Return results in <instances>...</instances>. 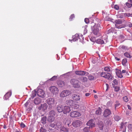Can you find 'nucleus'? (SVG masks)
I'll return each instance as SVG.
<instances>
[{
  "mask_svg": "<svg viewBox=\"0 0 132 132\" xmlns=\"http://www.w3.org/2000/svg\"><path fill=\"white\" fill-rule=\"evenodd\" d=\"M47 117L46 116L43 117L42 118L41 122L43 124H45L46 123Z\"/></svg>",
  "mask_w": 132,
  "mask_h": 132,
  "instance_id": "obj_25",
  "label": "nucleus"
},
{
  "mask_svg": "<svg viewBox=\"0 0 132 132\" xmlns=\"http://www.w3.org/2000/svg\"><path fill=\"white\" fill-rule=\"evenodd\" d=\"M71 92L68 90H65L61 92L60 94V96L61 97H64L70 94Z\"/></svg>",
  "mask_w": 132,
  "mask_h": 132,
  "instance_id": "obj_4",
  "label": "nucleus"
},
{
  "mask_svg": "<svg viewBox=\"0 0 132 132\" xmlns=\"http://www.w3.org/2000/svg\"><path fill=\"white\" fill-rule=\"evenodd\" d=\"M37 94L39 97H44L45 95L44 92L42 89H38L36 91Z\"/></svg>",
  "mask_w": 132,
  "mask_h": 132,
  "instance_id": "obj_5",
  "label": "nucleus"
},
{
  "mask_svg": "<svg viewBox=\"0 0 132 132\" xmlns=\"http://www.w3.org/2000/svg\"><path fill=\"white\" fill-rule=\"evenodd\" d=\"M111 114V112L110 111L109 109H106L104 111L103 115L104 117H106Z\"/></svg>",
  "mask_w": 132,
  "mask_h": 132,
  "instance_id": "obj_12",
  "label": "nucleus"
},
{
  "mask_svg": "<svg viewBox=\"0 0 132 132\" xmlns=\"http://www.w3.org/2000/svg\"><path fill=\"white\" fill-rule=\"evenodd\" d=\"M50 90L51 92L55 94L57 93L58 91L57 88L55 86H52L50 87Z\"/></svg>",
  "mask_w": 132,
  "mask_h": 132,
  "instance_id": "obj_9",
  "label": "nucleus"
},
{
  "mask_svg": "<svg viewBox=\"0 0 132 132\" xmlns=\"http://www.w3.org/2000/svg\"><path fill=\"white\" fill-rule=\"evenodd\" d=\"M125 16L128 17L132 16V14H130V13H126L125 14Z\"/></svg>",
  "mask_w": 132,
  "mask_h": 132,
  "instance_id": "obj_59",
  "label": "nucleus"
},
{
  "mask_svg": "<svg viewBox=\"0 0 132 132\" xmlns=\"http://www.w3.org/2000/svg\"><path fill=\"white\" fill-rule=\"evenodd\" d=\"M71 110L70 107L68 106H64L63 107V112L64 114L68 113Z\"/></svg>",
  "mask_w": 132,
  "mask_h": 132,
  "instance_id": "obj_11",
  "label": "nucleus"
},
{
  "mask_svg": "<svg viewBox=\"0 0 132 132\" xmlns=\"http://www.w3.org/2000/svg\"><path fill=\"white\" fill-rule=\"evenodd\" d=\"M37 94L36 91L35 90L32 92V96L34 97L36 96V94Z\"/></svg>",
  "mask_w": 132,
  "mask_h": 132,
  "instance_id": "obj_53",
  "label": "nucleus"
},
{
  "mask_svg": "<svg viewBox=\"0 0 132 132\" xmlns=\"http://www.w3.org/2000/svg\"><path fill=\"white\" fill-rule=\"evenodd\" d=\"M105 85L106 86V91H107L108 90V89L109 88V85L108 84L105 83Z\"/></svg>",
  "mask_w": 132,
  "mask_h": 132,
  "instance_id": "obj_58",
  "label": "nucleus"
},
{
  "mask_svg": "<svg viewBox=\"0 0 132 132\" xmlns=\"http://www.w3.org/2000/svg\"><path fill=\"white\" fill-rule=\"evenodd\" d=\"M79 37L80 36L78 34H76L74 36H73L72 37V41H73L74 42H75L77 40H78V38H79Z\"/></svg>",
  "mask_w": 132,
  "mask_h": 132,
  "instance_id": "obj_18",
  "label": "nucleus"
},
{
  "mask_svg": "<svg viewBox=\"0 0 132 132\" xmlns=\"http://www.w3.org/2000/svg\"><path fill=\"white\" fill-rule=\"evenodd\" d=\"M104 78L107 79L108 80L112 79V77L111 75L108 72H106V74Z\"/></svg>",
  "mask_w": 132,
  "mask_h": 132,
  "instance_id": "obj_15",
  "label": "nucleus"
},
{
  "mask_svg": "<svg viewBox=\"0 0 132 132\" xmlns=\"http://www.w3.org/2000/svg\"><path fill=\"white\" fill-rule=\"evenodd\" d=\"M91 27L93 33L95 35H97L101 29L100 23H95L94 25L93 26H92Z\"/></svg>",
  "mask_w": 132,
  "mask_h": 132,
  "instance_id": "obj_1",
  "label": "nucleus"
},
{
  "mask_svg": "<svg viewBox=\"0 0 132 132\" xmlns=\"http://www.w3.org/2000/svg\"><path fill=\"white\" fill-rule=\"evenodd\" d=\"M82 124L81 121L79 120H76L73 121L72 124L75 127H77L80 126Z\"/></svg>",
  "mask_w": 132,
  "mask_h": 132,
  "instance_id": "obj_6",
  "label": "nucleus"
},
{
  "mask_svg": "<svg viewBox=\"0 0 132 132\" xmlns=\"http://www.w3.org/2000/svg\"><path fill=\"white\" fill-rule=\"evenodd\" d=\"M55 112L53 110L51 111L49 113V115L50 116H54L55 114Z\"/></svg>",
  "mask_w": 132,
  "mask_h": 132,
  "instance_id": "obj_32",
  "label": "nucleus"
},
{
  "mask_svg": "<svg viewBox=\"0 0 132 132\" xmlns=\"http://www.w3.org/2000/svg\"><path fill=\"white\" fill-rule=\"evenodd\" d=\"M111 102L110 101H109L107 103V104L108 105H109V106H111Z\"/></svg>",
  "mask_w": 132,
  "mask_h": 132,
  "instance_id": "obj_64",
  "label": "nucleus"
},
{
  "mask_svg": "<svg viewBox=\"0 0 132 132\" xmlns=\"http://www.w3.org/2000/svg\"><path fill=\"white\" fill-rule=\"evenodd\" d=\"M106 72H102L100 73V76L101 77H102L104 78L105 76V75L106 74Z\"/></svg>",
  "mask_w": 132,
  "mask_h": 132,
  "instance_id": "obj_47",
  "label": "nucleus"
},
{
  "mask_svg": "<svg viewBox=\"0 0 132 132\" xmlns=\"http://www.w3.org/2000/svg\"><path fill=\"white\" fill-rule=\"evenodd\" d=\"M123 99L125 102H127L128 101V99L127 96H125L123 97Z\"/></svg>",
  "mask_w": 132,
  "mask_h": 132,
  "instance_id": "obj_49",
  "label": "nucleus"
},
{
  "mask_svg": "<svg viewBox=\"0 0 132 132\" xmlns=\"http://www.w3.org/2000/svg\"><path fill=\"white\" fill-rule=\"evenodd\" d=\"M89 80H94L96 79V78L91 75H89L88 76Z\"/></svg>",
  "mask_w": 132,
  "mask_h": 132,
  "instance_id": "obj_28",
  "label": "nucleus"
},
{
  "mask_svg": "<svg viewBox=\"0 0 132 132\" xmlns=\"http://www.w3.org/2000/svg\"><path fill=\"white\" fill-rule=\"evenodd\" d=\"M56 127L58 128V129H59L62 126L61 123L60 121H58L57 122H56Z\"/></svg>",
  "mask_w": 132,
  "mask_h": 132,
  "instance_id": "obj_21",
  "label": "nucleus"
},
{
  "mask_svg": "<svg viewBox=\"0 0 132 132\" xmlns=\"http://www.w3.org/2000/svg\"><path fill=\"white\" fill-rule=\"evenodd\" d=\"M87 126H89V127L92 128L94 127L95 126V124L93 122V120H90L87 123Z\"/></svg>",
  "mask_w": 132,
  "mask_h": 132,
  "instance_id": "obj_10",
  "label": "nucleus"
},
{
  "mask_svg": "<svg viewBox=\"0 0 132 132\" xmlns=\"http://www.w3.org/2000/svg\"><path fill=\"white\" fill-rule=\"evenodd\" d=\"M113 82L115 85H117L118 84V81H117L116 79H115L113 81Z\"/></svg>",
  "mask_w": 132,
  "mask_h": 132,
  "instance_id": "obj_56",
  "label": "nucleus"
},
{
  "mask_svg": "<svg viewBox=\"0 0 132 132\" xmlns=\"http://www.w3.org/2000/svg\"><path fill=\"white\" fill-rule=\"evenodd\" d=\"M114 119L115 120L117 121H118L120 119V118L119 116H115Z\"/></svg>",
  "mask_w": 132,
  "mask_h": 132,
  "instance_id": "obj_46",
  "label": "nucleus"
},
{
  "mask_svg": "<svg viewBox=\"0 0 132 132\" xmlns=\"http://www.w3.org/2000/svg\"><path fill=\"white\" fill-rule=\"evenodd\" d=\"M102 113V111L101 109L99 108L96 111V114L98 115H100Z\"/></svg>",
  "mask_w": 132,
  "mask_h": 132,
  "instance_id": "obj_29",
  "label": "nucleus"
},
{
  "mask_svg": "<svg viewBox=\"0 0 132 132\" xmlns=\"http://www.w3.org/2000/svg\"><path fill=\"white\" fill-rule=\"evenodd\" d=\"M29 103V101H27L25 104H24V106L26 107H27L28 105V104Z\"/></svg>",
  "mask_w": 132,
  "mask_h": 132,
  "instance_id": "obj_60",
  "label": "nucleus"
},
{
  "mask_svg": "<svg viewBox=\"0 0 132 132\" xmlns=\"http://www.w3.org/2000/svg\"><path fill=\"white\" fill-rule=\"evenodd\" d=\"M54 119V116L49 115L48 118L47 120L50 122H51L53 121Z\"/></svg>",
  "mask_w": 132,
  "mask_h": 132,
  "instance_id": "obj_23",
  "label": "nucleus"
},
{
  "mask_svg": "<svg viewBox=\"0 0 132 132\" xmlns=\"http://www.w3.org/2000/svg\"><path fill=\"white\" fill-rule=\"evenodd\" d=\"M40 132H46V130L43 127H41L40 129Z\"/></svg>",
  "mask_w": 132,
  "mask_h": 132,
  "instance_id": "obj_39",
  "label": "nucleus"
},
{
  "mask_svg": "<svg viewBox=\"0 0 132 132\" xmlns=\"http://www.w3.org/2000/svg\"><path fill=\"white\" fill-rule=\"evenodd\" d=\"M114 88V90L115 92H118L120 90V87L117 86H115L113 87Z\"/></svg>",
  "mask_w": 132,
  "mask_h": 132,
  "instance_id": "obj_38",
  "label": "nucleus"
},
{
  "mask_svg": "<svg viewBox=\"0 0 132 132\" xmlns=\"http://www.w3.org/2000/svg\"><path fill=\"white\" fill-rule=\"evenodd\" d=\"M20 126L21 127V128H23L25 127V124L23 122H21L20 123Z\"/></svg>",
  "mask_w": 132,
  "mask_h": 132,
  "instance_id": "obj_52",
  "label": "nucleus"
},
{
  "mask_svg": "<svg viewBox=\"0 0 132 132\" xmlns=\"http://www.w3.org/2000/svg\"><path fill=\"white\" fill-rule=\"evenodd\" d=\"M122 22V20L120 19H119L117 20H116L115 21L116 24H121Z\"/></svg>",
  "mask_w": 132,
  "mask_h": 132,
  "instance_id": "obj_34",
  "label": "nucleus"
},
{
  "mask_svg": "<svg viewBox=\"0 0 132 132\" xmlns=\"http://www.w3.org/2000/svg\"><path fill=\"white\" fill-rule=\"evenodd\" d=\"M11 95V92H8L6 93L4 97V99L5 100L7 99Z\"/></svg>",
  "mask_w": 132,
  "mask_h": 132,
  "instance_id": "obj_20",
  "label": "nucleus"
},
{
  "mask_svg": "<svg viewBox=\"0 0 132 132\" xmlns=\"http://www.w3.org/2000/svg\"><path fill=\"white\" fill-rule=\"evenodd\" d=\"M116 104H115V108L116 109L117 108H118L120 105V104L119 103L118 101H116Z\"/></svg>",
  "mask_w": 132,
  "mask_h": 132,
  "instance_id": "obj_36",
  "label": "nucleus"
},
{
  "mask_svg": "<svg viewBox=\"0 0 132 132\" xmlns=\"http://www.w3.org/2000/svg\"><path fill=\"white\" fill-rule=\"evenodd\" d=\"M75 73L77 75L80 76H84L86 74L87 75L88 74V72L83 71H76Z\"/></svg>",
  "mask_w": 132,
  "mask_h": 132,
  "instance_id": "obj_8",
  "label": "nucleus"
},
{
  "mask_svg": "<svg viewBox=\"0 0 132 132\" xmlns=\"http://www.w3.org/2000/svg\"><path fill=\"white\" fill-rule=\"evenodd\" d=\"M72 98L74 100L76 101H79L80 98L79 95L75 94H73L72 95Z\"/></svg>",
  "mask_w": 132,
  "mask_h": 132,
  "instance_id": "obj_14",
  "label": "nucleus"
},
{
  "mask_svg": "<svg viewBox=\"0 0 132 132\" xmlns=\"http://www.w3.org/2000/svg\"><path fill=\"white\" fill-rule=\"evenodd\" d=\"M128 127L129 130L132 131V124H129L128 125Z\"/></svg>",
  "mask_w": 132,
  "mask_h": 132,
  "instance_id": "obj_50",
  "label": "nucleus"
},
{
  "mask_svg": "<svg viewBox=\"0 0 132 132\" xmlns=\"http://www.w3.org/2000/svg\"><path fill=\"white\" fill-rule=\"evenodd\" d=\"M119 38L120 39H123L125 38L124 36L122 35H121L119 37Z\"/></svg>",
  "mask_w": 132,
  "mask_h": 132,
  "instance_id": "obj_57",
  "label": "nucleus"
},
{
  "mask_svg": "<svg viewBox=\"0 0 132 132\" xmlns=\"http://www.w3.org/2000/svg\"><path fill=\"white\" fill-rule=\"evenodd\" d=\"M124 55L126 57L130 58L131 57V56L130 55V54L126 52L124 54Z\"/></svg>",
  "mask_w": 132,
  "mask_h": 132,
  "instance_id": "obj_35",
  "label": "nucleus"
},
{
  "mask_svg": "<svg viewBox=\"0 0 132 132\" xmlns=\"http://www.w3.org/2000/svg\"><path fill=\"white\" fill-rule=\"evenodd\" d=\"M90 128L89 127H85L84 128L83 131L85 132H88Z\"/></svg>",
  "mask_w": 132,
  "mask_h": 132,
  "instance_id": "obj_37",
  "label": "nucleus"
},
{
  "mask_svg": "<svg viewBox=\"0 0 132 132\" xmlns=\"http://www.w3.org/2000/svg\"><path fill=\"white\" fill-rule=\"evenodd\" d=\"M40 98H35L34 101V103L36 105L40 103Z\"/></svg>",
  "mask_w": 132,
  "mask_h": 132,
  "instance_id": "obj_22",
  "label": "nucleus"
},
{
  "mask_svg": "<svg viewBox=\"0 0 132 132\" xmlns=\"http://www.w3.org/2000/svg\"><path fill=\"white\" fill-rule=\"evenodd\" d=\"M127 62V60L126 59H123L122 62V65H126V63Z\"/></svg>",
  "mask_w": 132,
  "mask_h": 132,
  "instance_id": "obj_41",
  "label": "nucleus"
},
{
  "mask_svg": "<svg viewBox=\"0 0 132 132\" xmlns=\"http://www.w3.org/2000/svg\"><path fill=\"white\" fill-rule=\"evenodd\" d=\"M111 68L110 67H106L104 68V70L106 71H110Z\"/></svg>",
  "mask_w": 132,
  "mask_h": 132,
  "instance_id": "obj_33",
  "label": "nucleus"
},
{
  "mask_svg": "<svg viewBox=\"0 0 132 132\" xmlns=\"http://www.w3.org/2000/svg\"><path fill=\"white\" fill-rule=\"evenodd\" d=\"M85 21L86 23H88L89 22V20L88 19L86 18L85 19Z\"/></svg>",
  "mask_w": 132,
  "mask_h": 132,
  "instance_id": "obj_55",
  "label": "nucleus"
},
{
  "mask_svg": "<svg viewBox=\"0 0 132 132\" xmlns=\"http://www.w3.org/2000/svg\"><path fill=\"white\" fill-rule=\"evenodd\" d=\"M70 114V116L72 117H76L80 116L79 113L75 111L71 112Z\"/></svg>",
  "mask_w": 132,
  "mask_h": 132,
  "instance_id": "obj_7",
  "label": "nucleus"
},
{
  "mask_svg": "<svg viewBox=\"0 0 132 132\" xmlns=\"http://www.w3.org/2000/svg\"><path fill=\"white\" fill-rule=\"evenodd\" d=\"M79 79L82 82H86L87 81V78L85 77L82 76L79 78Z\"/></svg>",
  "mask_w": 132,
  "mask_h": 132,
  "instance_id": "obj_19",
  "label": "nucleus"
},
{
  "mask_svg": "<svg viewBox=\"0 0 132 132\" xmlns=\"http://www.w3.org/2000/svg\"><path fill=\"white\" fill-rule=\"evenodd\" d=\"M56 126V122L54 123H51L50 125V126L52 128H54Z\"/></svg>",
  "mask_w": 132,
  "mask_h": 132,
  "instance_id": "obj_43",
  "label": "nucleus"
},
{
  "mask_svg": "<svg viewBox=\"0 0 132 132\" xmlns=\"http://www.w3.org/2000/svg\"><path fill=\"white\" fill-rule=\"evenodd\" d=\"M57 76H53L52 78L50 79V80L51 81H54L56 79Z\"/></svg>",
  "mask_w": 132,
  "mask_h": 132,
  "instance_id": "obj_48",
  "label": "nucleus"
},
{
  "mask_svg": "<svg viewBox=\"0 0 132 132\" xmlns=\"http://www.w3.org/2000/svg\"><path fill=\"white\" fill-rule=\"evenodd\" d=\"M72 106L73 108L76 109L78 108L79 107V105L77 104H75L73 105H72Z\"/></svg>",
  "mask_w": 132,
  "mask_h": 132,
  "instance_id": "obj_44",
  "label": "nucleus"
},
{
  "mask_svg": "<svg viewBox=\"0 0 132 132\" xmlns=\"http://www.w3.org/2000/svg\"><path fill=\"white\" fill-rule=\"evenodd\" d=\"M70 83L75 88H78L80 87V82L77 79L74 78L71 79Z\"/></svg>",
  "mask_w": 132,
  "mask_h": 132,
  "instance_id": "obj_2",
  "label": "nucleus"
},
{
  "mask_svg": "<svg viewBox=\"0 0 132 132\" xmlns=\"http://www.w3.org/2000/svg\"><path fill=\"white\" fill-rule=\"evenodd\" d=\"M58 85L60 87L63 86L65 85V83L63 81L59 80L57 82Z\"/></svg>",
  "mask_w": 132,
  "mask_h": 132,
  "instance_id": "obj_13",
  "label": "nucleus"
},
{
  "mask_svg": "<svg viewBox=\"0 0 132 132\" xmlns=\"http://www.w3.org/2000/svg\"><path fill=\"white\" fill-rule=\"evenodd\" d=\"M96 42L97 43L101 44H102L104 43V41L100 39H97L96 40Z\"/></svg>",
  "mask_w": 132,
  "mask_h": 132,
  "instance_id": "obj_27",
  "label": "nucleus"
},
{
  "mask_svg": "<svg viewBox=\"0 0 132 132\" xmlns=\"http://www.w3.org/2000/svg\"><path fill=\"white\" fill-rule=\"evenodd\" d=\"M75 17V16H74V14H72L71 15L70 17V21H71L72 19L74 18Z\"/></svg>",
  "mask_w": 132,
  "mask_h": 132,
  "instance_id": "obj_54",
  "label": "nucleus"
},
{
  "mask_svg": "<svg viewBox=\"0 0 132 132\" xmlns=\"http://www.w3.org/2000/svg\"><path fill=\"white\" fill-rule=\"evenodd\" d=\"M54 99L52 98H50L47 99V103L49 106V109H51L53 105L54 104Z\"/></svg>",
  "mask_w": 132,
  "mask_h": 132,
  "instance_id": "obj_3",
  "label": "nucleus"
},
{
  "mask_svg": "<svg viewBox=\"0 0 132 132\" xmlns=\"http://www.w3.org/2000/svg\"><path fill=\"white\" fill-rule=\"evenodd\" d=\"M119 48H122L124 51H126V50H127V48L126 46H120Z\"/></svg>",
  "mask_w": 132,
  "mask_h": 132,
  "instance_id": "obj_45",
  "label": "nucleus"
},
{
  "mask_svg": "<svg viewBox=\"0 0 132 132\" xmlns=\"http://www.w3.org/2000/svg\"><path fill=\"white\" fill-rule=\"evenodd\" d=\"M114 8L117 10H118L119 9V7L117 5H116L114 6Z\"/></svg>",
  "mask_w": 132,
  "mask_h": 132,
  "instance_id": "obj_51",
  "label": "nucleus"
},
{
  "mask_svg": "<svg viewBox=\"0 0 132 132\" xmlns=\"http://www.w3.org/2000/svg\"><path fill=\"white\" fill-rule=\"evenodd\" d=\"M127 2L126 3V5L128 7L130 8L132 6V4H131L130 3Z\"/></svg>",
  "mask_w": 132,
  "mask_h": 132,
  "instance_id": "obj_42",
  "label": "nucleus"
},
{
  "mask_svg": "<svg viewBox=\"0 0 132 132\" xmlns=\"http://www.w3.org/2000/svg\"><path fill=\"white\" fill-rule=\"evenodd\" d=\"M73 102L74 101L72 100H69L66 101L65 103L68 105L71 106L72 105V104Z\"/></svg>",
  "mask_w": 132,
  "mask_h": 132,
  "instance_id": "obj_24",
  "label": "nucleus"
},
{
  "mask_svg": "<svg viewBox=\"0 0 132 132\" xmlns=\"http://www.w3.org/2000/svg\"><path fill=\"white\" fill-rule=\"evenodd\" d=\"M116 73L117 76L119 78H122L123 77V76L121 74V71L120 70L117 69L116 71Z\"/></svg>",
  "mask_w": 132,
  "mask_h": 132,
  "instance_id": "obj_16",
  "label": "nucleus"
},
{
  "mask_svg": "<svg viewBox=\"0 0 132 132\" xmlns=\"http://www.w3.org/2000/svg\"><path fill=\"white\" fill-rule=\"evenodd\" d=\"M128 26L129 27H132V23H130V22L128 23Z\"/></svg>",
  "mask_w": 132,
  "mask_h": 132,
  "instance_id": "obj_61",
  "label": "nucleus"
},
{
  "mask_svg": "<svg viewBox=\"0 0 132 132\" xmlns=\"http://www.w3.org/2000/svg\"><path fill=\"white\" fill-rule=\"evenodd\" d=\"M41 107L42 108V109L45 110L47 109V105L46 103H44L43 104H41Z\"/></svg>",
  "mask_w": 132,
  "mask_h": 132,
  "instance_id": "obj_30",
  "label": "nucleus"
},
{
  "mask_svg": "<svg viewBox=\"0 0 132 132\" xmlns=\"http://www.w3.org/2000/svg\"><path fill=\"white\" fill-rule=\"evenodd\" d=\"M61 131L64 132H68V128L65 127L64 126H62L61 128L59 129Z\"/></svg>",
  "mask_w": 132,
  "mask_h": 132,
  "instance_id": "obj_26",
  "label": "nucleus"
},
{
  "mask_svg": "<svg viewBox=\"0 0 132 132\" xmlns=\"http://www.w3.org/2000/svg\"><path fill=\"white\" fill-rule=\"evenodd\" d=\"M98 126L100 130H102L103 127V125L102 122H100L99 123L98 125Z\"/></svg>",
  "mask_w": 132,
  "mask_h": 132,
  "instance_id": "obj_31",
  "label": "nucleus"
},
{
  "mask_svg": "<svg viewBox=\"0 0 132 132\" xmlns=\"http://www.w3.org/2000/svg\"><path fill=\"white\" fill-rule=\"evenodd\" d=\"M87 30L86 28H85V29L84 30V34H85L87 33Z\"/></svg>",
  "mask_w": 132,
  "mask_h": 132,
  "instance_id": "obj_62",
  "label": "nucleus"
},
{
  "mask_svg": "<svg viewBox=\"0 0 132 132\" xmlns=\"http://www.w3.org/2000/svg\"><path fill=\"white\" fill-rule=\"evenodd\" d=\"M115 25L116 27L118 28H121L123 27V26L121 24H115Z\"/></svg>",
  "mask_w": 132,
  "mask_h": 132,
  "instance_id": "obj_40",
  "label": "nucleus"
},
{
  "mask_svg": "<svg viewBox=\"0 0 132 132\" xmlns=\"http://www.w3.org/2000/svg\"><path fill=\"white\" fill-rule=\"evenodd\" d=\"M112 28H111L108 31V32L109 33H110L111 32H113V31H112Z\"/></svg>",
  "mask_w": 132,
  "mask_h": 132,
  "instance_id": "obj_63",
  "label": "nucleus"
},
{
  "mask_svg": "<svg viewBox=\"0 0 132 132\" xmlns=\"http://www.w3.org/2000/svg\"><path fill=\"white\" fill-rule=\"evenodd\" d=\"M57 109L59 112H63V107L61 105H58L57 107Z\"/></svg>",
  "mask_w": 132,
  "mask_h": 132,
  "instance_id": "obj_17",
  "label": "nucleus"
}]
</instances>
